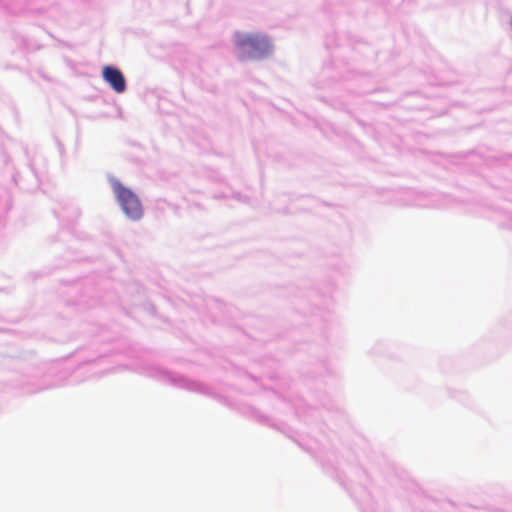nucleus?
Listing matches in <instances>:
<instances>
[{
	"mask_svg": "<svg viewBox=\"0 0 512 512\" xmlns=\"http://www.w3.org/2000/svg\"><path fill=\"white\" fill-rule=\"evenodd\" d=\"M113 192L127 217L138 220L142 217L143 210L138 197L119 181H112Z\"/></svg>",
	"mask_w": 512,
	"mask_h": 512,
	"instance_id": "2",
	"label": "nucleus"
},
{
	"mask_svg": "<svg viewBox=\"0 0 512 512\" xmlns=\"http://www.w3.org/2000/svg\"><path fill=\"white\" fill-rule=\"evenodd\" d=\"M102 77L116 93H123L126 90V81L119 69L112 66H104Z\"/></svg>",
	"mask_w": 512,
	"mask_h": 512,
	"instance_id": "3",
	"label": "nucleus"
},
{
	"mask_svg": "<svg viewBox=\"0 0 512 512\" xmlns=\"http://www.w3.org/2000/svg\"><path fill=\"white\" fill-rule=\"evenodd\" d=\"M236 46L241 61L261 59L272 52L269 38L262 34H237Z\"/></svg>",
	"mask_w": 512,
	"mask_h": 512,
	"instance_id": "1",
	"label": "nucleus"
}]
</instances>
